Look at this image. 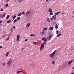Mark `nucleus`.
<instances>
[{
	"mask_svg": "<svg viewBox=\"0 0 74 74\" xmlns=\"http://www.w3.org/2000/svg\"><path fill=\"white\" fill-rule=\"evenodd\" d=\"M12 62V60H10L7 62V66H8V67H10L11 65Z\"/></svg>",
	"mask_w": 74,
	"mask_h": 74,
	"instance_id": "nucleus-1",
	"label": "nucleus"
},
{
	"mask_svg": "<svg viewBox=\"0 0 74 74\" xmlns=\"http://www.w3.org/2000/svg\"><path fill=\"white\" fill-rule=\"evenodd\" d=\"M55 52H56V50L52 53L50 54L49 56L51 58H53V57H54V55L55 54Z\"/></svg>",
	"mask_w": 74,
	"mask_h": 74,
	"instance_id": "nucleus-2",
	"label": "nucleus"
},
{
	"mask_svg": "<svg viewBox=\"0 0 74 74\" xmlns=\"http://www.w3.org/2000/svg\"><path fill=\"white\" fill-rule=\"evenodd\" d=\"M30 14H31V11L29 10L26 12L25 15L26 16H29L30 15Z\"/></svg>",
	"mask_w": 74,
	"mask_h": 74,
	"instance_id": "nucleus-3",
	"label": "nucleus"
},
{
	"mask_svg": "<svg viewBox=\"0 0 74 74\" xmlns=\"http://www.w3.org/2000/svg\"><path fill=\"white\" fill-rule=\"evenodd\" d=\"M42 40H44L43 42L44 44H45L47 41V39H45V37H43L42 38Z\"/></svg>",
	"mask_w": 74,
	"mask_h": 74,
	"instance_id": "nucleus-4",
	"label": "nucleus"
},
{
	"mask_svg": "<svg viewBox=\"0 0 74 74\" xmlns=\"http://www.w3.org/2000/svg\"><path fill=\"white\" fill-rule=\"evenodd\" d=\"M52 38V35H50L47 38V41H49Z\"/></svg>",
	"mask_w": 74,
	"mask_h": 74,
	"instance_id": "nucleus-5",
	"label": "nucleus"
},
{
	"mask_svg": "<svg viewBox=\"0 0 74 74\" xmlns=\"http://www.w3.org/2000/svg\"><path fill=\"white\" fill-rule=\"evenodd\" d=\"M20 38V36L19 35H18L17 36V38L16 39V41H18L19 40Z\"/></svg>",
	"mask_w": 74,
	"mask_h": 74,
	"instance_id": "nucleus-6",
	"label": "nucleus"
},
{
	"mask_svg": "<svg viewBox=\"0 0 74 74\" xmlns=\"http://www.w3.org/2000/svg\"><path fill=\"white\" fill-rule=\"evenodd\" d=\"M73 61H74V60H72L69 61L68 62L69 64H71L72 63Z\"/></svg>",
	"mask_w": 74,
	"mask_h": 74,
	"instance_id": "nucleus-7",
	"label": "nucleus"
},
{
	"mask_svg": "<svg viewBox=\"0 0 74 74\" xmlns=\"http://www.w3.org/2000/svg\"><path fill=\"white\" fill-rule=\"evenodd\" d=\"M30 23H28L27 24L26 26L27 27V28H28V27H29V26H30Z\"/></svg>",
	"mask_w": 74,
	"mask_h": 74,
	"instance_id": "nucleus-8",
	"label": "nucleus"
},
{
	"mask_svg": "<svg viewBox=\"0 0 74 74\" xmlns=\"http://www.w3.org/2000/svg\"><path fill=\"white\" fill-rule=\"evenodd\" d=\"M6 15V14L4 13L1 14L3 18H4V17H5V15Z\"/></svg>",
	"mask_w": 74,
	"mask_h": 74,
	"instance_id": "nucleus-9",
	"label": "nucleus"
},
{
	"mask_svg": "<svg viewBox=\"0 0 74 74\" xmlns=\"http://www.w3.org/2000/svg\"><path fill=\"white\" fill-rule=\"evenodd\" d=\"M49 29H50L51 30H52L53 29V27H51L49 28Z\"/></svg>",
	"mask_w": 74,
	"mask_h": 74,
	"instance_id": "nucleus-10",
	"label": "nucleus"
},
{
	"mask_svg": "<svg viewBox=\"0 0 74 74\" xmlns=\"http://www.w3.org/2000/svg\"><path fill=\"white\" fill-rule=\"evenodd\" d=\"M45 46V45H44L43 44H42L41 46V47H42V48H44V47Z\"/></svg>",
	"mask_w": 74,
	"mask_h": 74,
	"instance_id": "nucleus-11",
	"label": "nucleus"
},
{
	"mask_svg": "<svg viewBox=\"0 0 74 74\" xmlns=\"http://www.w3.org/2000/svg\"><path fill=\"white\" fill-rule=\"evenodd\" d=\"M17 15L18 16H20L21 15H22V13H19Z\"/></svg>",
	"mask_w": 74,
	"mask_h": 74,
	"instance_id": "nucleus-12",
	"label": "nucleus"
},
{
	"mask_svg": "<svg viewBox=\"0 0 74 74\" xmlns=\"http://www.w3.org/2000/svg\"><path fill=\"white\" fill-rule=\"evenodd\" d=\"M33 44H34V45H37L38 44V43H37L35 42H33Z\"/></svg>",
	"mask_w": 74,
	"mask_h": 74,
	"instance_id": "nucleus-13",
	"label": "nucleus"
},
{
	"mask_svg": "<svg viewBox=\"0 0 74 74\" xmlns=\"http://www.w3.org/2000/svg\"><path fill=\"white\" fill-rule=\"evenodd\" d=\"M49 12H52V9L51 8H49Z\"/></svg>",
	"mask_w": 74,
	"mask_h": 74,
	"instance_id": "nucleus-14",
	"label": "nucleus"
},
{
	"mask_svg": "<svg viewBox=\"0 0 74 74\" xmlns=\"http://www.w3.org/2000/svg\"><path fill=\"white\" fill-rule=\"evenodd\" d=\"M8 55H9V53L8 52H7L5 54V56L7 57L8 56Z\"/></svg>",
	"mask_w": 74,
	"mask_h": 74,
	"instance_id": "nucleus-15",
	"label": "nucleus"
},
{
	"mask_svg": "<svg viewBox=\"0 0 74 74\" xmlns=\"http://www.w3.org/2000/svg\"><path fill=\"white\" fill-rule=\"evenodd\" d=\"M61 35H62V34H59L57 35L56 37H59V36H61Z\"/></svg>",
	"mask_w": 74,
	"mask_h": 74,
	"instance_id": "nucleus-16",
	"label": "nucleus"
},
{
	"mask_svg": "<svg viewBox=\"0 0 74 74\" xmlns=\"http://www.w3.org/2000/svg\"><path fill=\"white\" fill-rule=\"evenodd\" d=\"M53 19H56V15H55L53 16Z\"/></svg>",
	"mask_w": 74,
	"mask_h": 74,
	"instance_id": "nucleus-17",
	"label": "nucleus"
},
{
	"mask_svg": "<svg viewBox=\"0 0 74 74\" xmlns=\"http://www.w3.org/2000/svg\"><path fill=\"white\" fill-rule=\"evenodd\" d=\"M47 30V28L45 27L43 29V31H45V30Z\"/></svg>",
	"mask_w": 74,
	"mask_h": 74,
	"instance_id": "nucleus-18",
	"label": "nucleus"
},
{
	"mask_svg": "<svg viewBox=\"0 0 74 74\" xmlns=\"http://www.w3.org/2000/svg\"><path fill=\"white\" fill-rule=\"evenodd\" d=\"M42 35H44V34H45V31H43V32H42Z\"/></svg>",
	"mask_w": 74,
	"mask_h": 74,
	"instance_id": "nucleus-19",
	"label": "nucleus"
},
{
	"mask_svg": "<svg viewBox=\"0 0 74 74\" xmlns=\"http://www.w3.org/2000/svg\"><path fill=\"white\" fill-rule=\"evenodd\" d=\"M31 37H32V36H33V37H35V35H34V34H32L30 35Z\"/></svg>",
	"mask_w": 74,
	"mask_h": 74,
	"instance_id": "nucleus-20",
	"label": "nucleus"
},
{
	"mask_svg": "<svg viewBox=\"0 0 74 74\" xmlns=\"http://www.w3.org/2000/svg\"><path fill=\"white\" fill-rule=\"evenodd\" d=\"M7 23H11V21L9 20V21H7Z\"/></svg>",
	"mask_w": 74,
	"mask_h": 74,
	"instance_id": "nucleus-21",
	"label": "nucleus"
},
{
	"mask_svg": "<svg viewBox=\"0 0 74 74\" xmlns=\"http://www.w3.org/2000/svg\"><path fill=\"white\" fill-rule=\"evenodd\" d=\"M60 13V12H56L55 13V14L56 15H58V14H59Z\"/></svg>",
	"mask_w": 74,
	"mask_h": 74,
	"instance_id": "nucleus-22",
	"label": "nucleus"
},
{
	"mask_svg": "<svg viewBox=\"0 0 74 74\" xmlns=\"http://www.w3.org/2000/svg\"><path fill=\"white\" fill-rule=\"evenodd\" d=\"M22 71H18L17 73L18 74H19V73H21L22 72Z\"/></svg>",
	"mask_w": 74,
	"mask_h": 74,
	"instance_id": "nucleus-23",
	"label": "nucleus"
},
{
	"mask_svg": "<svg viewBox=\"0 0 74 74\" xmlns=\"http://www.w3.org/2000/svg\"><path fill=\"white\" fill-rule=\"evenodd\" d=\"M10 16L9 15H7L6 18V19H8L10 18Z\"/></svg>",
	"mask_w": 74,
	"mask_h": 74,
	"instance_id": "nucleus-24",
	"label": "nucleus"
},
{
	"mask_svg": "<svg viewBox=\"0 0 74 74\" xmlns=\"http://www.w3.org/2000/svg\"><path fill=\"white\" fill-rule=\"evenodd\" d=\"M17 1H18L19 2H21V1H23V0H17Z\"/></svg>",
	"mask_w": 74,
	"mask_h": 74,
	"instance_id": "nucleus-25",
	"label": "nucleus"
},
{
	"mask_svg": "<svg viewBox=\"0 0 74 74\" xmlns=\"http://www.w3.org/2000/svg\"><path fill=\"white\" fill-rule=\"evenodd\" d=\"M10 40V37H8L7 38L6 40V41H8V40Z\"/></svg>",
	"mask_w": 74,
	"mask_h": 74,
	"instance_id": "nucleus-26",
	"label": "nucleus"
},
{
	"mask_svg": "<svg viewBox=\"0 0 74 74\" xmlns=\"http://www.w3.org/2000/svg\"><path fill=\"white\" fill-rule=\"evenodd\" d=\"M22 14L23 15H25V13H24V11H23L22 13H21V15H22Z\"/></svg>",
	"mask_w": 74,
	"mask_h": 74,
	"instance_id": "nucleus-27",
	"label": "nucleus"
},
{
	"mask_svg": "<svg viewBox=\"0 0 74 74\" xmlns=\"http://www.w3.org/2000/svg\"><path fill=\"white\" fill-rule=\"evenodd\" d=\"M50 15H53V14L52 12H50Z\"/></svg>",
	"mask_w": 74,
	"mask_h": 74,
	"instance_id": "nucleus-28",
	"label": "nucleus"
},
{
	"mask_svg": "<svg viewBox=\"0 0 74 74\" xmlns=\"http://www.w3.org/2000/svg\"><path fill=\"white\" fill-rule=\"evenodd\" d=\"M10 31L11 32H13V28H12L10 29Z\"/></svg>",
	"mask_w": 74,
	"mask_h": 74,
	"instance_id": "nucleus-29",
	"label": "nucleus"
},
{
	"mask_svg": "<svg viewBox=\"0 0 74 74\" xmlns=\"http://www.w3.org/2000/svg\"><path fill=\"white\" fill-rule=\"evenodd\" d=\"M43 48L40 47V51H42V49Z\"/></svg>",
	"mask_w": 74,
	"mask_h": 74,
	"instance_id": "nucleus-30",
	"label": "nucleus"
},
{
	"mask_svg": "<svg viewBox=\"0 0 74 74\" xmlns=\"http://www.w3.org/2000/svg\"><path fill=\"white\" fill-rule=\"evenodd\" d=\"M5 7H8V3H7L5 5Z\"/></svg>",
	"mask_w": 74,
	"mask_h": 74,
	"instance_id": "nucleus-31",
	"label": "nucleus"
},
{
	"mask_svg": "<svg viewBox=\"0 0 74 74\" xmlns=\"http://www.w3.org/2000/svg\"><path fill=\"white\" fill-rule=\"evenodd\" d=\"M0 11H4V10H3V9L1 8V9Z\"/></svg>",
	"mask_w": 74,
	"mask_h": 74,
	"instance_id": "nucleus-32",
	"label": "nucleus"
},
{
	"mask_svg": "<svg viewBox=\"0 0 74 74\" xmlns=\"http://www.w3.org/2000/svg\"><path fill=\"white\" fill-rule=\"evenodd\" d=\"M47 21H48V22H50L51 21H50V20L49 19H47Z\"/></svg>",
	"mask_w": 74,
	"mask_h": 74,
	"instance_id": "nucleus-33",
	"label": "nucleus"
},
{
	"mask_svg": "<svg viewBox=\"0 0 74 74\" xmlns=\"http://www.w3.org/2000/svg\"><path fill=\"white\" fill-rule=\"evenodd\" d=\"M16 21H17V20H16V19H15V20H14V23H15V22H16Z\"/></svg>",
	"mask_w": 74,
	"mask_h": 74,
	"instance_id": "nucleus-34",
	"label": "nucleus"
},
{
	"mask_svg": "<svg viewBox=\"0 0 74 74\" xmlns=\"http://www.w3.org/2000/svg\"><path fill=\"white\" fill-rule=\"evenodd\" d=\"M3 18V17L2 15H0V18Z\"/></svg>",
	"mask_w": 74,
	"mask_h": 74,
	"instance_id": "nucleus-35",
	"label": "nucleus"
},
{
	"mask_svg": "<svg viewBox=\"0 0 74 74\" xmlns=\"http://www.w3.org/2000/svg\"><path fill=\"white\" fill-rule=\"evenodd\" d=\"M16 16H14L13 17V19H15V18H16Z\"/></svg>",
	"mask_w": 74,
	"mask_h": 74,
	"instance_id": "nucleus-36",
	"label": "nucleus"
},
{
	"mask_svg": "<svg viewBox=\"0 0 74 74\" xmlns=\"http://www.w3.org/2000/svg\"><path fill=\"white\" fill-rule=\"evenodd\" d=\"M58 26H56V27H55V28L56 29H58Z\"/></svg>",
	"mask_w": 74,
	"mask_h": 74,
	"instance_id": "nucleus-37",
	"label": "nucleus"
},
{
	"mask_svg": "<svg viewBox=\"0 0 74 74\" xmlns=\"http://www.w3.org/2000/svg\"><path fill=\"white\" fill-rule=\"evenodd\" d=\"M5 63H4L3 64H2V66H5Z\"/></svg>",
	"mask_w": 74,
	"mask_h": 74,
	"instance_id": "nucleus-38",
	"label": "nucleus"
},
{
	"mask_svg": "<svg viewBox=\"0 0 74 74\" xmlns=\"http://www.w3.org/2000/svg\"><path fill=\"white\" fill-rule=\"evenodd\" d=\"M56 33H57V34H58V33H59V31L57 30L56 31Z\"/></svg>",
	"mask_w": 74,
	"mask_h": 74,
	"instance_id": "nucleus-39",
	"label": "nucleus"
},
{
	"mask_svg": "<svg viewBox=\"0 0 74 74\" xmlns=\"http://www.w3.org/2000/svg\"><path fill=\"white\" fill-rule=\"evenodd\" d=\"M27 40H28L27 39H25V42L27 41Z\"/></svg>",
	"mask_w": 74,
	"mask_h": 74,
	"instance_id": "nucleus-40",
	"label": "nucleus"
},
{
	"mask_svg": "<svg viewBox=\"0 0 74 74\" xmlns=\"http://www.w3.org/2000/svg\"><path fill=\"white\" fill-rule=\"evenodd\" d=\"M52 64H55V62H54V61L53 62Z\"/></svg>",
	"mask_w": 74,
	"mask_h": 74,
	"instance_id": "nucleus-41",
	"label": "nucleus"
},
{
	"mask_svg": "<svg viewBox=\"0 0 74 74\" xmlns=\"http://www.w3.org/2000/svg\"><path fill=\"white\" fill-rule=\"evenodd\" d=\"M17 19H21V17H18L17 18Z\"/></svg>",
	"mask_w": 74,
	"mask_h": 74,
	"instance_id": "nucleus-42",
	"label": "nucleus"
},
{
	"mask_svg": "<svg viewBox=\"0 0 74 74\" xmlns=\"http://www.w3.org/2000/svg\"><path fill=\"white\" fill-rule=\"evenodd\" d=\"M13 28H14V29H15V26H13Z\"/></svg>",
	"mask_w": 74,
	"mask_h": 74,
	"instance_id": "nucleus-43",
	"label": "nucleus"
},
{
	"mask_svg": "<svg viewBox=\"0 0 74 74\" xmlns=\"http://www.w3.org/2000/svg\"><path fill=\"white\" fill-rule=\"evenodd\" d=\"M2 22V21H0V24H1V23Z\"/></svg>",
	"mask_w": 74,
	"mask_h": 74,
	"instance_id": "nucleus-44",
	"label": "nucleus"
},
{
	"mask_svg": "<svg viewBox=\"0 0 74 74\" xmlns=\"http://www.w3.org/2000/svg\"><path fill=\"white\" fill-rule=\"evenodd\" d=\"M53 25H55L56 24V23L55 22H54L53 23Z\"/></svg>",
	"mask_w": 74,
	"mask_h": 74,
	"instance_id": "nucleus-45",
	"label": "nucleus"
},
{
	"mask_svg": "<svg viewBox=\"0 0 74 74\" xmlns=\"http://www.w3.org/2000/svg\"><path fill=\"white\" fill-rule=\"evenodd\" d=\"M49 0H46V3H47V1H49Z\"/></svg>",
	"mask_w": 74,
	"mask_h": 74,
	"instance_id": "nucleus-46",
	"label": "nucleus"
},
{
	"mask_svg": "<svg viewBox=\"0 0 74 74\" xmlns=\"http://www.w3.org/2000/svg\"><path fill=\"white\" fill-rule=\"evenodd\" d=\"M5 37V35H4L3 36V38Z\"/></svg>",
	"mask_w": 74,
	"mask_h": 74,
	"instance_id": "nucleus-47",
	"label": "nucleus"
},
{
	"mask_svg": "<svg viewBox=\"0 0 74 74\" xmlns=\"http://www.w3.org/2000/svg\"><path fill=\"white\" fill-rule=\"evenodd\" d=\"M21 51H23V48L21 49Z\"/></svg>",
	"mask_w": 74,
	"mask_h": 74,
	"instance_id": "nucleus-48",
	"label": "nucleus"
},
{
	"mask_svg": "<svg viewBox=\"0 0 74 74\" xmlns=\"http://www.w3.org/2000/svg\"><path fill=\"white\" fill-rule=\"evenodd\" d=\"M56 26H58V24H56Z\"/></svg>",
	"mask_w": 74,
	"mask_h": 74,
	"instance_id": "nucleus-49",
	"label": "nucleus"
},
{
	"mask_svg": "<svg viewBox=\"0 0 74 74\" xmlns=\"http://www.w3.org/2000/svg\"><path fill=\"white\" fill-rule=\"evenodd\" d=\"M9 0H7V1H6V2H8V1H9Z\"/></svg>",
	"mask_w": 74,
	"mask_h": 74,
	"instance_id": "nucleus-50",
	"label": "nucleus"
},
{
	"mask_svg": "<svg viewBox=\"0 0 74 74\" xmlns=\"http://www.w3.org/2000/svg\"><path fill=\"white\" fill-rule=\"evenodd\" d=\"M0 48H2V47L0 46Z\"/></svg>",
	"mask_w": 74,
	"mask_h": 74,
	"instance_id": "nucleus-51",
	"label": "nucleus"
},
{
	"mask_svg": "<svg viewBox=\"0 0 74 74\" xmlns=\"http://www.w3.org/2000/svg\"><path fill=\"white\" fill-rule=\"evenodd\" d=\"M51 21H53V19H51Z\"/></svg>",
	"mask_w": 74,
	"mask_h": 74,
	"instance_id": "nucleus-52",
	"label": "nucleus"
},
{
	"mask_svg": "<svg viewBox=\"0 0 74 74\" xmlns=\"http://www.w3.org/2000/svg\"><path fill=\"white\" fill-rule=\"evenodd\" d=\"M17 20H19V19H17Z\"/></svg>",
	"mask_w": 74,
	"mask_h": 74,
	"instance_id": "nucleus-53",
	"label": "nucleus"
},
{
	"mask_svg": "<svg viewBox=\"0 0 74 74\" xmlns=\"http://www.w3.org/2000/svg\"><path fill=\"white\" fill-rule=\"evenodd\" d=\"M72 69H74V67Z\"/></svg>",
	"mask_w": 74,
	"mask_h": 74,
	"instance_id": "nucleus-54",
	"label": "nucleus"
},
{
	"mask_svg": "<svg viewBox=\"0 0 74 74\" xmlns=\"http://www.w3.org/2000/svg\"><path fill=\"white\" fill-rule=\"evenodd\" d=\"M71 74H74L73 73H72Z\"/></svg>",
	"mask_w": 74,
	"mask_h": 74,
	"instance_id": "nucleus-55",
	"label": "nucleus"
},
{
	"mask_svg": "<svg viewBox=\"0 0 74 74\" xmlns=\"http://www.w3.org/2000/svg\"><path fill=\"white\" fill-rule=\"evenodd\" d=\"M62 14H64V13H63Z\"/></svg>",
	"mask_w": 74,
	"mask_h": 74,
	"instance_id": "nucleus-56",
	"label": "nucleus"
},
{
	"mask_svg": "<svg viewBox=\"0 0 74 74\" xmlns=\"http://www.w3.org/2000/svg\"><path fill=\"white\" fill-rule=\"evenodd\" d=\"M73 14H74V11H73Z\"/></svg>",
	"mask_w": 74,
	"mask_h": 74,
	"instance_id": "nucleus-57",
	"label": "nucleus"
},
{
	"mask_svg": "<svg viewBox=\"0 0 74 74\" xmlns=\"http://www.w3.org/2000/svg\"><path fill=\"white\" fill-rule=\"evenodd\" d=\"M1 31V29H0V32Z\"/></svg>",
	"mask_w": 74,
	"mask_h": 74,
	"instance_id": "nucleus-58",
	"label": "nucleus"
},
{
	"mask_svg": "<svg viewBox=\"0 0 74 74\" xmlns=\"http://www.w3.org/2000/svg\"><path fill=\"white\" fill-rule=\"evenodd\" d=\"M51 19H52V18H51Z\"/></svg>",
	"mask_w": 74,
	"mask_h": 74,
	"instance_id": "nucleus-59",
	"label": "nucleus"
},
{
	"mask_svg": "<svg viewBox=\"0 0 74 74\" xmlns=\"http://www.w3.org/2000/svg\"><path fill=\"white\" fill-rule=\"evenodd\" d=\"M21 74H22V73H21Z\"/></svg>",
	"mask_w": 74,
	"mask_h": 74,
	"instance_id": "nucleus-60",
	"label": "nucleus"
},
{
	"mask_svg": "<svg viewBox=\"0 0 74 74\" xmlns=\"http://www.w3.org/2000/svg\"><path fill=\"white\" fill-rule=\"evenodd\" d=\"M16 0H15V1H16Z\"/></svg>",
	"mask_w": 74,
	"mask_h": 74,
	"instance_id": "nucleus-61",
	"label": "nucleus"
}]
</instances>
